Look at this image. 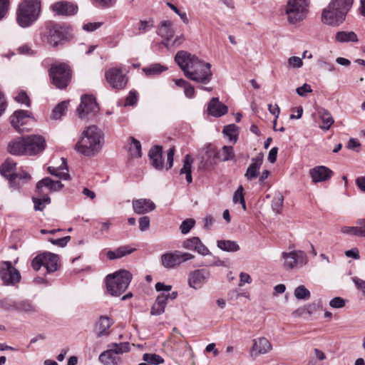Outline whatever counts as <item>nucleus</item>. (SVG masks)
Here are the masks:
<instances>
[{"mask_svg":"<svg viewBox=\"0 0 365 365\" xmlns=\"http://www.w3.org/2000/svg\"><path fill=\"white\" fill-rule=\"evenodd\" d=\"M175 61L190 80L202 84L208 83L211 81L212 72L210 63L201 61L186 51L177 52Z\"/></svg>","mask_w":365,"mask_h":365,"instance_id":"1","label":"nucleus"},{"mask_svg":"<svg viewBox=\"0 0 365 365\" xmlns=\"http://www.w3.org/2000/svg\"><path fill=\"white\" fill-rule=\"evenodd\" d=\"M103 134L96 125L88 126L76 145L77 152L86 156L96 155L101 148Z\"/></svg>","mask_w":365,"mask_h":365,"instance_id":"2","label":"nucleus"},{"mask_svg":"<svg viewBox=\"0 0 365 365\" xmlns=\"http://www.w3.org/2000/svg\"><path fill=\"white\" fill-rule=\"evenodd\" d=\"M353 4V0H332L323 10L322 19L324 24L337 26L341 24Z\"/></svg>","mask_w":365,"mask_h":365,"instance_id":"3","label":"nucleus"},{"mask_svg":"<svg viewBox=\"0 0 365 365\" xmlns=\"http://www.w3.org/2000/svg\"><path fill=\"white\" fill-rule=\"evenodd\" d=\"M41 13L40 0H24L16 10V21L22 28L34 24Z\"/></svg>","mask_w":365,"mask_h":365,"instance_id":"4","label":"nucleus"},{"mask_svg":"<svg viewBox=\"0 0 365 365\" xmlns=\"http://www.w3.org/2000/svg\"><path fill=\"white\" fill-rule=\"evenodd\" d=\"M132 278V274L125 269L108 274L106 278L108 292L112 296H120L126 290Z\"/></svg>","mask_w":365,"mask_h":365,"instance_id":"5","label":"nucleus"},{"mask_svg":"<svg viewBox=\"0 0 365 365\" xmlns=\"http://www.w3.org/2000/svg\"><path fill=\"white\" fill-rule=\"evenodd\" d=\"M41 39L51 47H57L69 36V28L58 24H49L41 33Z\"/></svg>","mask_w":365,"mask_h":365,"instance_id":"6","label":"nucleus"},{"mask_svg":"<svg viewBox=\"0 0 365 365\" xmlns=\"http://www.w3.org/2000/svg\"><path fill=\"white\" fill-rule=\"evenodd\" d=\"M309 0H289L286 6L287 19L291 24L302 21L308 12Z\"/></svg>","mask_w":365,"mask_h":365,"instance_id":"7","label":"nucleus"},{"mask_svg":"<svg viewBox=\"0 0 365 365\" xmlns=\"http://www.w3.org/2000/svg\"><path fill=\"white\" fill-rule=\"evenodd\" d=\"M31 267L35 271H38L41 267H44L46 274L53 273L60 267L59 257L51 252L39 254L31 261Z\"/></svg>","mask_w":365,"mask_h":365,"instance_id":"8","label":"nucleus"},{"mask_svg":"<svg viewBox=\"0 0 365 365\" xmlns=\"http://www.w3.org/2000/svg\"><path fill=\"white\" fill-rule=\"evenodd\" d=\"M49 75L53 83L58 88H65L71 78V71L66 63L53 65L49 70Z\"/></svg>","mask_w":365,"mask_h":365,"instance_id":"9","label":"nucleus"},{"mask_svg":"<svg viewBox=\"0 0 365 365\" xmlns=\"http://www.w3.org/2000/svg\"><path fill=\"white\" fill-rule=\"evenodd\" d=\"M282 257L284 259L283 266L286 269L301 268L308 263L307 254L300 250L283 252Z\"/></svg>","mask_w":365,"mask_h":365,"instance_id":"10","label":"nucleus"},{"mask_svg":"<svg viewBox=\"0 0 365 365\" xmlns=\"http://www.w3.org/2000/svg\"><path fill=\"white\" fill-rule=\"evenodd\" d=\"M200 168L210 170L217 164V148L211 143L206 144L198 154Z\"/></svg>","mask_w":365,"mask_h":365,"instance_id":"11","label":"nucleus"},{"mask_svg":"<svg viewBox=\"0 0 365 365\" xmlns=\"http://www.w3.org/2000/svg\"><path fill=\"white\" fill-rule=\"evenodd\" d=\"M104 76L107 83L113 89L121 90L127 85L128 77L120 68H110L105 71Z\"/></svg>","mask_w":365,"mask_h":365,"instance_id":"12","label":"nucleus"},{"mask_svg":"<svg viewBox=\"0 0 365 365\" xmlns=\"http://www.w3.org/2000/svg\"><path fill=\"white\" fill-rule=\"evenodd\" d=\"M0 278L6 286H14L21 280V274L9 261L0 262Z\"/></svg>","mask_w":365,"mask_h":365,"instance_id":"13","label":"nucleus"},{"mask_svg":"<svg viewBox=\"0 0 365 365\" xmlns=\"http://www.w3.org/2000/svg\"><path fill=\"white\" fill-rule=\"evenodd\" d=\"M194 258V255L189 252H182L178 250L168 252L161 255V262L164 267L173 269L182 262Z\"/></svg>","mask_w":365,"mask_h":365,"instance_id":"14","label":"nucleus"},{"mask_svg":"<svg viewBox=\"0 0 365 365\" xmlns=\"http://www.w3.org/2000/svg\"><path fill=\"white\" fill-rule=\"evenodd\" d=\"M31 113L29 110H16L10 117L11 125L19 133L24 132L26 128L24 126L34 121Z\"/></svg>","mask_w":365,"mask_h":365,"instance_id":"15","label":"nucleus"},{"mask_svg":"<svg viewBox=\"0 0 365 365\" xmlns=\"http://www.w3.org/2000/svg\"><path fill=\"white\" fill-rule=\"evenodd\" d=\"M26 145V155H34L41 153L46 148L44 138L39 135H31L24 137Z\"/></svg>","mask_w":365,"mask_h":365,"instance_id":"16","label":"nucleus"},{"mask_svg":"<svg viewBox=\"0 0 365 365\" xmlns=\"http://www.w3.org/2000/svg\"><path fill=\"white\" fill-rule=\"evenodd\" d=\"M81 102L77 112L81 118H86L89 114H95L99 110L96 98L91 95L82 96Z\"/></svg>","mask_w":365,"mask_h":365,"instance_id":"17","label":"nucleus"},{"mask_svg":"<svg viewBox=\"0 0 365 365\" xmlns=\"http://www.w3.org/2000/svg\"><path fill=\"white\" fill-rule=\"evenodd\" d=\"M210 277V272L207 269H200L190 272L188 275V284L195 289H199Z\"/></svg>","mask_w":365,"mask_h":365,"instance_id":"18","label":"nucleus"},{"mask_svg":"<svg viewBox=\"0 0 365 365\" xmlns=\"http://www.w3.org/2000/svg\"><path fill=\"white\" fill-rule=\"evenodd\" d=\"M272 349L269 341L265 337H258L253 340V344L250 349L252 357L256 358L262 354H266Z\"/></svg>","mask_w":365,"mask_h":365,"instance_id":"19","label":"nucleus"},{"mask_svg":"<svg viewBox=\"0 0 365 365\" xmlns=\"http://www.w3.org/2000/svg\"><path fill=\"white\" fill-rule=\"evenodd\" d=\"M57 15L71 16L77 13L78 6L72 2L60 1L53 4L51 6Z\"/></svg>","mask_w":365,"mask_h":365,"instance_id":"20","label":"nucleus"},{"mask_svg":"<svg viewBox=\"0 0 365 365\" xmlns=\"http://www.w3.org/2000/svg\"><path fill=\"white\" fill-rule=\"evenodd\" d=\"M309 175L314 183L325 182L333 175V171L324 165L316 166L311 169Z\"/></svg>","mask_w":365,"mask_h":365,"instance_id":"21","label":"nucleus"},{"mask_svg":"<svg viewBox=\"0 0 365 365\" xmlns=\"http://www.w3.org/2000/svg\"><path fill=\"white\" fill-rule=\"evenodd\" d=\"M43 187L47 188L50 192L59 191L63 187L60 180H53L50 178H45L39 180L36 184V192L38 195L45 193Z\"/></svg>","mask_w":365,"mask_h":365,"instance_id":"22","label":"nucleus"},{"mask_svg":"<svg viewBox=\"0 0 365 365\" xmlns=\"http://www.w3.org/2000/svg\"><path fill=\"white\" fill-rule=\"evenodd\" d=\"M227 111V106L222 103L218 98H212L207 105L208 114L216 118L224 115Z\"/></svg>","mask_w":365,"mask_h":365,"instance_id":"23","label":"nucleus"},{"mask_svg":"<svg viewBox=\"0 0 365 365\" xmlns=\"http://www.w3.org/2000/svg\"><path fill=\"white\" fill-rule=\"evenodd\" d=\"M133 208L136 214L142 215L154 210L155 205L149 199H138L133 201Z\"/></svg>","mask_w":365,"mask_h":365,"instance_id":"24","label":"nucleus"},{"mask_svg":"<svg viewBox=\"0 0 365 365\" xmlns=\"http://www.w3.org/2000/svg\"><path fill=\"white\" fill-rule=\"evenodd\" d=\"M7 150L14 155H26L25 138L19 137L11 140L8 144Z\"/></svg>","mask_w":365,"mask_h":365,"instance_id":"25","label":"nucleus"},{"mask_svg":"<svg viewBox=\"0 0 365 365\" xmlns=\"http://www.w3.org/2000/svg\"><path fill=\"white\" fill-rule=\"evenodd\" d=\"M151 165L157 170H162L164 166L163 160V148L155 145L150 148L148 153Z\"/></svg>","mask_w":365,"mask_h":365,"instance_id":"26","label":"nucleus"},{"mask_svg":"<svg viewBox=\"0 0 365 365\" xmlns=\"http://www.w3.org/2000/svg\"><path fill=\"white\" fill-rule=\"evenodd\" d=\"M16 163L10 159H7L1 166L0 173L1 174L9 179L11 182H14L18 175L16 172Z\"/></svg>","mask_w":365,"mask_h":365,"instance_id":"27","label":"nucleus"},{"mask_svg":"<svg viewBox=\"0 0 365 365\" xmlns=\"http://www.w3.org/2000/svg\"><path fill=\"white\" fill-rule=\"evenodd\" d=\"M262 156H258L252 158L251 163L248 166L245 174V177L247 180L251 181L253 179L257 178L259 174V169L262 164Z\"/></svg>","mask_w":365,"mask_h":365,"instance_id":"28","label":"nucleus"},{"mask_svg":"<svg viewBox=\"0 0 365 365\" xmlns=\"http://www.w3.org/2000/svg\"><path fill=\"white\" fill-rule=\"evenodd\" d=\"M61 164L58 167L49 166L48 168V172L59 179L67 180L69 178L68 170L67 168L66 160L63 158L61 159Z\"/></svg>","mask_w":365,"mask_h":365,"instance_id":"29","label":"nucleus"},{"mask_svg":"<svg viewBox=\"0 0 365 365\" xmlns=\"http://www.w3.org/2000/svg\"><path fill=\"white\" fill-rule=\"evenodd\" d=\"M113 321L107 316H101L99 317L98 321L96 324V330L97 332V336L101 337L105 334H106V331L109 329V328L113 324Z\"/></svg>","mask_w":365,"mask_h":365,"instance_id":"30","label":"nucleus"},{"mask_svg":"<svg viewBox=\"0 0 365 365\" xmlns=\"http://www.w3.org/2000/svg\"><path fill=\"white\" fill-rule=\"evenodd\" d=\"M167 304L168 302H166L165 294L162 293L159 294L151 307L150 314L153 316H159L165 312Z\"/></svg>","mask_w":365,"mask_h":365,"instance_id":"31","label":"nucleus"},{"mask_svg":"<svg viewBox=\"0 0 365 365\" xmlns=\"http://www.w3.org/2000/svg\"><path fill=\"white\" fill-rule=\"evenodd\" d=\"M135 249L130 248L128 246H120L115 250H109L106 252V256L108 259L113 260L120 259L124 256L131 254L133 252Z\"/></svg>","mask_w":365,"mask_h":365,"instance_id":"32","label":"nucleus"},{"mask_svg":"<svg viewBox=\"0 0 365 365\" xmlns=\"http://www.w3.org/2000/svg\"><path fill=\"white\" fill-rule=\"evenodd\" d=\"M235 158V153L233 147L231 145H224L221 149H217V162H227L232 160Z\"/></svg>","mask_w":365,"mask_h":365,"instance_id":"33","label":"nucleus"},{"mask_svg":"<svg viewBox=\"0 0 365 365\" xmlns=\"http://www.w3.org/2000/svg\"><path fill=\"white\" fill-rule=\"evenodd\" d=\"M158 35L169 41L174 36V30L172 26V22L170 21H164L161 22L158 29Z\"/></svg>","mask_w":365,"mask_h":365,"instance_id":"34","label":"nucleus"},{"mask_svg":"<svg viewBox=\"0 0 365 365\" xmlns=\"http://www.w3.org/2000/svg\"><path fill=\"white\" fill-rule=\"evenodd\" d=\"M128 153L131 158H140L142 156L141 143L133 137L129 138Z\"/></svg>","mask_w":365,"mask_h":365,"instance_id":"35","label":"nucleus"},{"mask_svg":"<svg viewBox=\"0 0 365 365\" xmlns=\"http://www.w3.org/2000/svg\"><path fill=\"white\" fill-rule=\"evenodd\" d=\"M217 246L225 252H235L240 250V246L236 241L220 240L217 241Z\"/></svg>","mask_w":365,"mask_h":365,"instance_id":"36","label":"nucleus"},{"mask_svg":"<svg viewBox=\"0 0 365 365\" xmlns=\"http://www.w3.org/2000/svg\"><path fill=\"white\" fill-rule=\"evenodd\" d=\"M192 163V160L191 159L190 155H187L185 157V158L183 159V166L180 170V175H182V174L185 175V179L188 183H191L192 181V170H191Z\"/></svg>","mask_w":365,"mask_h":365,"instance_id":"37","label":"nucleus"},{"mask_svg":"<svg viewBox=\"0 0 365 365\" xmlns=\"http://www.w3.org/2000/svg\"><path fill=\"white\" fill-rule=\"evenodd\" d=\"M38 195V197H32V201L34 204V210L42 211L47 205L51 203V198L46 193Z\"/></svg>","mask_w":365,"mask_h":365,"instance_id":"38","label":"nucleus"},{"mask_svg":"<svg viewBox=\"0 0 365 365\" xmlns=\"http://www.w3.org/2000/svg\"><path fill=\"white\" fill-rule=\"evenodd\" d=\"M322 307V304L320 300L314 302L312 304H308L307 307L299 308L296 311L293 312L292 314L295 317L301 316L304 313H308L309 315L313 314L317 309Z\"/></svg>","mask_w":365,"mask_h":365,"instance_id":"39","label":"nucleus"},{"mask_svg":"<svg viewBox=\"0 0 365 365\" xmlns=\"http://www.w3.org/2000/svg\"><path fill=\"white\" fill-rule=\"evenodd\" d=\"M98 359L103 365H118V359L108 349L100 354Z\"/></svg>","mask_w":365,"mask_h":365,"instance_id":"40","label":"nucleus"},{"mask_svg":"<svg viewBox=\"0 0 365 365\" xmlns=\"http://www.w3.org/2000/svg\"><path fill=\"white\" fill-rule=\"evenodd\" d=\"M108 349L114 354H123L129 352L130 350V344L128 342L111 343L108 344Z\"/></svg>","mask_w":365,"mask_h":365,"instance_id":"41","label":"nucleus"},{"mask_svg":"<svg viewBox=\"0 0 365 365\" xmlns=\"http://www.w3.org/2000/svg\"><path fill=\"white\" fill-rule=\"evenodd\" d=\"M16 312L32 314L36 312V307L27 300L16 301Z\"/></svg>","mask_w":365,"mask_h":365,"instance_id":"42","label":"nucleus"},{"mask_svg":"<svg viewBox=\"0 0 365 365\" xmlns=\"http://www.w3.org/2000/svg\"><path fill=\"white\" fill-rule=\"evenodd\" d=\"M336 40L338 42H357L358 38L354 31H339L336 34Z\"/></svg>","mask_w":365,"mask_h":365,"instance_id":"43","label":"nucleus"},{"mask_svg":"<svg viewBox=\"0 0 365 365\" xmlns=\"http://www.w3.org/2000/svg\"><path fill=\"white\" fill-rule=\"evenodd\" d=\"M167 69L168 68L165 66H163L160 63H154L143 68V71L146 74V76H153L158 75Z\"/></svg>","mask_w":365,"mask_h":365,"instance_id":"44","label":"nucleus"},{"mask_svg":"<svg viewBox=\"0 0 365 365\" xmlns=\"http://www.w3.org/2000/svg\"><path fill=\"white\" fill-rule=\"evenodd\" d=\"M319 115L322 122V125H320V128L324 130H329L334 122L332 115L327 110L321 111Z\"/></svg>","mask_w":365,"mask_h":365,"instance_id":"45","label":"nucleus"},{"mask_svg":"<svg viewBox=\"0 0 365 365\" xmlns=\"http://www.w3.org/2000/svg\"><path fill=\"white\" fill-rule=\"evenodd\" d=\"M68 108V102L62 101L59 103L53 110L51 118L53 120H59L65 114Z\"/></svg>","mask_w":365,"mask_h":365,"instance_id":"46","label":"nucleus"},{"mask_svg":"<svg viewBox=\"0 0 365 365\" xmlns=\"http://www.w3.org/2000/svg\"><path fill=\"white\" fill-rule=\"evenodd\" d=\"M237 126L234 124L227 125L224 127L222 133L229 137L230 141L234 143L237 142Z\"/></svg>","mask_w":365,"mask_h":365,"instance_id":"47","label":"nucleus"},{"mask_svg":"<svg viewBox=\"0 0 365 365\" xmlns=\"http://www.w3.org/2000/svg\"><path fill=\"white\" fill-rule=\"evenodd\" d=\"M243 190L244 188L242 185H240L233 195L232 202L235 204L240 203L242 205V208L245 210L247 207L243 195Z\"/></svg>","mask_w":365,"mask_h":365,"instance_id":"48","label":"nucleus"},{"mask_svg":"<svg viewBox=\"0 0 365 365\" xmlns=\"http://www.w3.org/2000/svg\"><path fill=\"white\" fill-rule=\"evenodd\" d=\"M143 360L149 364L154 365L160 364L164 361L163 357L156 354H144L143 355Z\"/></svg>","mask_w":365,"mask_h":365,"instance_id":"49","label":"nucleus"},{"mask_svg":"<svg viewBox=\"0 0 365 365\" xmlns=\"http://www.w3.org/2000/svg\"><path fill=\"white\" fill-rule=\"evenodd\" d=\"M284 197L283 195L278 192L277 193L272 201V210L277 212L279 213L280 210L283 206Z\"/></svg>","mask_w":365,"mask_h":365,"instance_id":"50","label":"nucleus"},{"mask_svg":"<svg viewBox=\"0 0 365 365\" xmlns=\"http://www.w3.org/2000/svg\"><path fill=\"white\" fill-rule=\"evenodd\" d=\"M294 296L297 299L307 300L310 298V292L304 285H300L295 289Z\"/></svg>","mask_w":365,"mask_h":365,"instance_id":"51","label":"nucleus"},{"mask_svg":"<svg viewBox=\"0 0 365 365\" xmlns=\"http://www.w3.org/2000/svg\"><path fill=\"white\" fill-rule=\"evenodd\" d=\"M154 27V21L153 19L148 20H140L138 28V34H144Z\"/></svg>","mask_w":365,"mask_h":365,"instance_id":"52","label":"nucleus"},{"mask_svg":"<svg viewBox=\"0 0 365 365\" xmlns=\"http://www.w3.org/2000/svg\"><path fill=\"white\" fill-rule=\"evenodd\" d=\"M16 301L4 299L0 301V307L5 311H16Z\"/></svg>","mask_w":365,"mask_h":365,"instance_id":"53","label":"nucleus"},{"mask_svg":"<svg viewBox=\"0 0 365 365\" xmlns=\"http://www.w3.org/2000/svg\"><path fill=\"white\" fill-rule=\"evenodd\" d=\"M195 224V221L193 219L185 220L180 226V230L182 234L185 235L188 233L190 231V230L194 227Z\"/></svg>","mask_w":365,"mask_h":365,"instance_id":"54","label":"nucleus"},{"mask_svg":"<svg viewBox=\"0 0 365 365\" xmlns=\"http://www.w3.org/2000/svg\"><path fill=\"white\" fill-rule=\"evenodd\" d=\"M303 66L302 58L297 56H292L288 58V68H299Z\"/></svg>","mask_w":365,"mask_h":365,"instance_id":"55","label":"nucleus"},{"mask_svg":"<svg viewBox=\"0 0 365 365\" xmlns=\"http://www.w3.org/2000/svg\"><path fill=\"white\" fill-rule=\"evenodd\" d=\"M93 3L96 6L107 9L114 6L116 4V0H93Z\"/></svg>","mask_w":365,"mask_h":365,"instance_id":"56","label":"nucleus"},{"mask_svg":"<svg viewBox=\"0 0 365 365\" xmlns=\"http://www.w3.org/2000/svg\"><path fill=\"white\" fill-rule=\"evenodd\" d=\"M346 300L340 297L333 298L329 302V306L334 309H340L345 306Z\"/></svg>","mask_w":365,"mask_h":365,"instance_id":"57","label":"nucleus"},{"mask_svg":"<svg viewBox=\"0 0 365 365\" xmlns=\"http://www.w3.org/2000/svg\"><path fill=\"white\" fill-rule=\"evenodd\" d=\"M195 251L203 256L209 255L211 254L209 249L202 242L199 237Z\"/></svg>","mask_w":365,"mask_h":365,"instance_id":"58","label":"nucleus"},{"mask_svg":"<svg viewBox=\"0 0 365 365\" xmlns=\"http://www.w3.org/2000/svg\"><path fill=\"white\" fill-rule=\"evenodd\" d=\"M361 230L360 227H348L344 226L341 228V232L344 234L349 235H355L359 236Z\"/></svg>","mask_w":365,"mask_h":365,"instance_id":"59","label":"nucleus"},{"mask_svg":"<svg viewBox=\"0 0 365 365\" xmlns=\"http://www.w3.org/2000/svg\"><path fill=\"white\" fill-rule=\"evenodd\" d=\"M197 237H193L187 239L182 242V247L187 250H195V247L197 244Z\"/></svg>","mask_w":365,"mask_h":365,"instance_id":"60","label":"nucleus"},{"mask_svg":"<svg viewBox=\"0 0 365 365\" xmlns=\"http://www.w3.org/2000/svg\"><path fill=\"white\" fill-rule=\"evenodd\" d=\"M70 240H71V237L66 236V237L59 238V239L49 238L48 241L51 243H52L53 245H56L60 247H63L68 244V242L70 241Z\"/></svg>","mask_w":365,"mask_h":365,"instance_id":"61","label":"nucleus"},{"mask_svg":"<svg viewBox=\"0 0 365 365\" xmlns=\"http://www.w3.org/2000/svg\"><path fill=\"white\" fill-rule=\"evenodd\" d=\"M351 279L356 289L361 292L363 296L365 297V280L360 279L358 277H354Z\"/></svg>","mask_w":365,"mask_h":365,"instance_id":"62","label":"nucleus"},{"mask_svg":"<svg viewBox=\"0 0 365 365\" xmlns=\"http://www.w3.org/2000/svg\"><path fill=\"white\" fill-rule=\"evenodd\" d=\"M15 100L22 104H25L27 107H30L31 102L29 98V96L24 91H21L19 94L15 97Z\"/></svg>","mask_w":365,"mask_h":365,"instance_id":"63","label":"nucleus"},{"mask_svg":"<svg viewBox=\"0 0 365 365\" xmlns=\"http://www.w3.org/2000/svg\"><path fill=\"white\" fill-rule=\"evenodd\" d=\"M175 154V147H171L167 150V161L165 164L166 170H169L173 165V159Z\"/></svg>","mask_w":365,"mask_h":365,"instance_id":"64","label":"nucleus"}]
</instances>
